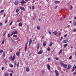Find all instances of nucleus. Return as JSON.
I'll list each match as a JSON object with an SVG mask.
<instances>
[{
  "label": "nucleus",
  "instance_id": "obj_1",
  "mask_svg": "<svg viewBox=\"0 0 76 76\" xmlns=\"http://www.w3.org/2000/svg\"><path fill=\"white\" fill-rule=\"evenodd\" d=\"M56 73V76H59V73H58V72L57 71V70H56L55 71Z\"/></svg>",
  "mask_w": 76,
  "mask_h": 76
},
{
  "label": "nucleus",
  "instance_id": "obj_2",
  "mask_svg": "<svg viewBox=\"0 0 76 76\" xmlns=\"http://www.w3.org/2000/svg\"><path fill=\"white\" fill-rule=\"evenodd\" d=\"M19 8H20L21 10H23V11H25L26 10H25V9L24 8V7H19Z\"/></svg>",
  "mask_w": 76,
  "mask_h": 76
},
{
  "label": "nucleus",
  "instance_id": "obj_3",
  "mask_svg": "<svg viewBox=\"0 0 76 76\" xmlns=\"http://www.w3.org/2000/svg\"><path fill=\"white\" fill-rule=\"evenodd\" d=\"M42 53H43V51L42 50H40L38 52V54H42Z\"/></svg>",
  "mask_w": 76,
  "mask_h": 76
},
{
  "label": "nucleus",
  "instance_id": "obj_4",
  "mask_svg": "<svg viewBox=\"0 0 76 76\" xmlns=\"http://www.w3.org/2000/svg\"><path fill=\"white\" fill-rule=\"evenodd\" d=\"M19 3V1L18 0H16L14 2V4L15 5H17Z\"/></svg>",
  "mask_w": 76,
  "mask_h": 76
},
{
  "label": "nucleus",
  "instance_id": "obj_5",
  "mask_svg": "<svg viewBox=\"0 0 76 76\" xmlns=\"http://www.w3.org/2000/svg\"><path fill=\"white\" fill-rule=\"evenodd\" d=\"M26 70L27 72H29V68L28 67H26Z\"/></svg>",
  "mask_w": 76,
  "mask_h": 76
},
{
  "label": "nucleus",
  "instance_id": "obj_6",
  "mask_svg": "<svg viewBox=\"0 0 76 76\" xmlns=\"http://www.w3.org/2000/svg\"><path fill=\"white\" fill-rule=\"evenodd\" d=\"M47 67H48V69L49 70H50V65L48 64H47Z\"/></svg>",
  "mask_w": 76,
  "mask_h": 76
},
{
  "label": "nucleus",
  "instance_id": "obj_7",
  "mask_svg": "<svg viewBox=\"0 0 76 76\" xmlns=\"http://www.w3.org/2000/svg\"><path fill=\"white\" fill-rule=\"evenodd\" d=\"M76 65H75V67L74 66H73V68L72 70V71L74 72V71H75V70H76Z\"/></svg>",
  "mask_w": 76,
  "mask_h": 76
},
{
  "label": "nucleus",
  "instance_id": "obj_8",
  "mask_svg": "<svg viewBox=\"0 0 76 76\" xmlns=\"http://www.w3.org/2000/svg\"><path fill=\"white\" fill-rule=\"evenodd\" d=\"M16 59V56H15V54H14V56H13L12 57V60H15Z\"/></svg>",
  "mask_w": 76,
  "mask_h": 76
},
{
  "label": "nucleus",
  "instance_id": "obj_9",
  "mask_svg": "<svg viewBox=\"0 0 76 76\" xmlns=\"http://www.w3.org/2000/svg\"><path fill=\"white\" fill-rule=\"evenodd\" d=\"M68 42V40L66 39L64 40L63 42V43H67Z\"/></svg>",
  "mask_w": 76,
  "mask_h": 76
},
{
  "label": "nucleus",
  "instance_id": "obj_10",
  "mask_svg": "<svg viewBox=\"0 0 76 76\" xmlns=\"http://www.w3.org/2000/svg\"><path fill=\"white\" fill-rule=\"evenodd\" d=\"M53 33L55 35H56L57 34V31H56L53 32Z\"/></svg>",
  "mask_w": 76,
  "mask_h": 76
},
{
  "label": "nucleus",
  "instance_id": "obj_11",
  "mask_svg": "<svg viewBox=\"0 0 76 76\" xmlns=\"http://www.w3.org/2000/svg\"><path fill=\"white\" fill-rule=\"evenodd\" d=\"M72 67V66H71V65H68V68H67V69L68 70H69V69H70V68H71Z\"/></svg>",
  "mask_w": 76,
  "mask_h": 76
},
{
  "label": "nucleus",
  "instance_id": "obj_12",
  "mask_svg": "<svg viewBox=\"0 0 76 76\" xmlns=\"http://www.w3.org/2000/svg\"><path fill=\"white\" fill-rule=\"evenodd\" d=\"M32 40L30 39L29 40V45H30L31 44H32Z\"/></svg>",
  "mask_w": 76,
  "mask_h": 76
},
{
  "label": "nucleus",
  "instance_id": "obj_13",
  "mask_svg": "<svg viewBox=\"0 0 76 76\" xmlns=\"http://www.w3.org/2000/svg\"><path fill=\"white\" fill-rule=\"evenodd\" d=\"M18 26L20 27L22 26V23L21 22H20L19 23V24H18Z\"/></svg>",
  "mask_w": 76,
  "mask_h": 76
},
{
  "label": "nucleus",
  "instance_id": "obj_14",
  "mask_svg": "<svg viewBox=\"0 0 76 76\" xmlns=\"http://www.w3.org/2000/svg\"><path fill=\"white\" fill-rule=\"evenodd\" d=\"M16 55L18 57H19V55H20V53L17 52L16 53Z\"/></svg>",
  "mask_w": 76,
  "mask_h": 76
},
{
  "label": "nucleus",
  "instance_id": "obj_15",
  "mask_svg": "<svg viewBox=\"0 0 76 76\" xmlns=\"http://www.w3.org/2000/svg\"><path fill=\"white\" fill-rule=\"evenodd\" d=\"M13 33L14 34H17L18 33V31L17 30H15Z\"/></svg>",
  "mask_w": 76,
  "mask_h": 76
},
{
  "label": "nucleus",
  "instance_id": "obj_16",
  "mask_svg": "<svg viewBox=\"0 0 76 76\" xmlns=\"http://www.w3.org/2000/svg\"><path fill=\"white\" fill-rule=\"evenodd\" d=\"M17 62L16 61H15L14 62V64L15 65L14 67H15V66H16V65H17Z\"/></svg>",
  "mask_w": 76,
  "mask_h": 76
},
{
  "label": "nucleus",
  "instance_id": "obj_17",
  "mask_svg": "<svg viewBox=\"0 0 76 76\" xmlns=\"http://www.w3.org/2000/svg\"><path fill=\"white\" fill-rule=\"evenodd\" d=\"M20 3H21V4H24V3H26V2H25V1H21Z\"/></svg>",
  "mask_w": 76,
  "mask_h": 76
},
{
  "label": "nucleus",
  "instance_id": "obj_18",
  "mask_svg": "<svg viewBox=\"0 0 76 76\" xmlns=\"http://www.w3.org/2000/svg\"><path fill=\"white\" fill-rule=\"evenodd\" d=\"M55 4H57V3H60V1H55Z\"/></svg>",
  "mask_w": 76,
  "mask_h": 76
},
{
  "label": "nucleus",
  "instance_id": "obj_19",
  "mask_svg": "<svg viewBox=\"0 0 76 76\" xmlns=\"http://www.w3.org/2000/svg\"><path fill=\"white\" fill-rule=\"evenodd\" d=\"M63 66H64V67L66 69L67 67V66L66 64H64Z\"/></svg>",
  "mask_w": 76,
  "mask_h": 76
},
{
  "label": "nucleus",
  "instance_id": "obj_20",
  "mask_svg": "<svg viewBox=\"0 0 76 76\" xmlns=\"http://www.w3.org/2000/svg\"><path fill=\"white\" fill-rule=\"evenodd\" d=\"M68 45V44L66 43V44H65L64 45V48H66V47Z\"/></svg>",
  "mask_w": 76,
  "mask_h": 76
},
{
  "label": "nucleus",
  "instance_id": "obj_21",
  "mask_svg": "<svg viewBox=\"0 0 76 76\" xmlns=\"http://www.w3.org/2000/svg\"><path fill=\"white\" fill-rule=\"evenodd\" d=\"M41 28V27L39 26H37V29H38V30H39V29H40V28Z\"/></svg>",
  "mask_w": 76,
  "mask_h": 76
},
{
  "label": "nucleus",
  "instance_id": "obj_22",
  "mask_svg": "<svg viewBox=\"0 0 76 76\" xmlns=\"http://www.w3.org/2000/svg\"><path fill=\"white\" fill-rule=\"evenodd\" d=\"M27 45H28V43H27L26 45L25 46V51H26V50H27Z\"/></svg>",
  "mask_w": 76,
  "mask_h": 76
},
{
  "label": "nucleus",
  "instance_id": "obj_23",
  "mask_svg": "<svg viewBox=\"0 0 76 76\" xmlns=\"http://www.w3.org/2000/svg\"><path fill=\"white\" fill-rule=\"evenodd\" d=\"M5 76H9V73L7 72L5 73Z\"/></svg>",
  "mask_w": 76,
  "mask_h": 76
},
{
  "label": "nucleus",
  "instance_id": "obj_24",
  "mask_svg": "<svg viewBox=\"0 0 76 76\" xmlns=\"http://www.w3.org/2000/svg\"><path fill=\"white\" fill-rule=\"evenodd\" d=\"M62 51H63V49H61L60 50L59 52V54H61V52H62Z\"/></svg>",
  "mask_w": 76,
  "mask_h": 76
},
{
  "label": "nucleus",
  "instance_id": "obj_25",
  "mask_svg": "<svg viewBox=\"0 0 76 76\" xmlns=\"http://www.w3.org/2000/svg\"><path fill=\"white\" fill-rule=\"evenodd\" d=\"M53 42H50L49 45V47H51V46H52V45H53Z\"/></svg>",
  "mask_w": 76,
  "mask_h": 76
},
{
  "label": "nucleus",
  "instance_id": "obj_26",
  "mask_svg": "<svg viewBox=\"0 0 76 76\" xmlns=\"http://www.w3.org/2000/svg\"><path fill=\"white\" fill-rule=\"evenodd\" d=\"M61 64L62 66L64 64V62H63V61L61 62Z\"/></svg>",
  "mask_w": 76,
  "mask_h": 76
},
{
  "label": "nucleus",
  "instance_id": "obj_27",
  "mask_svg": "<svg viewBox=\"0 0 76 76\" xmlns=\"http://www.w3.org/2000/svg\"><path fill=\"white\" fill-rule=\"evenodd\" d=\"M47 50L48 51V52L50 51H51V49H50V47H49L48 48Z\"/></svg>",
  "mask_w": 76,
  "mask_h": 76
},
{
  "label": "nucleus",
  "instance_id": "obj_28",
  "mask_svg": "<svg viewBox=\"0 0 76 76\" xmlns=\"http://www.w3.org/2000/svg\"><path fill=\"white\" fill-rule=\"evenodd\" d=\"M15 11H16V13H17V12H19V9L17 8V9H16Z\"/></svg>",
  "mask_w": 76,
  "mask_h": 76
},
{
  "label": "nucleus",
  "instance_id": "obj_29",
  "mask_svg": "<svg viewBox=\"0 0 76 76\" xmlns=\"http://www.w3.org/2000/svg\"><path fill=\"white\" fill-rule=\"evenodd\" d=\"M9 58L10 60H12V56H11L10 57V58Z\"/></svg>",
  "mask_w": 76,
  "mask_h": 76
},
{
  "label": "nucleus",
  "instance_id": "obj_30",
  "mask_svg": "<svg viewBox=\"0 0 76 76\" xmlns=\"http://www.w3.org/2000/svg\"><path fill=\"white\" fill-rule=\"evenodd\" d=\"M10 67H13V65L12 64H9Z\"/></svg>",
  "mask_w": 76,
  "mask_h": 76
},
{
  "label": "nucleus",
  "instance_id": "obj_31",
  "mask_svg": "<svg viewBox=\"0 0 76 76\" xmlns=\"http://www.w3.org/2000/svg\"><path fill=\"white\" fill-rule=\"evenodd\" d=\"M3 52V50L1 49L0 50V53H2Z\"/></svg>",
  "mask_w": 76,
  "mask_h": 76
},
{
  "label": "nucleus",
  "instance_id": "obj_32",
  "mask_svg": "<svg viewBox=\"0 0 76 76\" xmlns=\"http://www.w3.org/2000/svg\"><path fill=\"white\" fill-rule=\"evenodd\" d=\"M4 41H5L4 39H3L1 43L2 45L4 44Z\"/></svg>",
  "mask_w": 76,
  "mask_h": 76
},
{
  "label": "nucleus",
  "instance_id": "obj_33",
  "mask_svg": "<svg viewBox=\"0 0 76 76\" xmlns=\"http://www.w3.org/2000/svg\"><path fill=\"white\" fill-rule=\"evenodd\" d=\"M42 73L43 74L45 73V70H42Z\"/></svg>",
  "mask_w": 76,
  "mask_h": 76
},
{
  "label": "nucleus",
  "instance_id": "obj_34",
  "mask_svg": "<svg viewBox=\"0 0 76 76\" xmlns=\"http://www.w3.org/2000/svg\"><path fill=\"white\" fill-rule=\"evenodd\" d=\"M13 37H14L15 38H17L18 36H17V35H14L13 36Z\"/></svg>",
  "mask_w": 76,
  "mask_h": 76
},
{
  "label": "nucleus",
  "instance_id": "obj_35",
  "mask_svg": "<svg viewBox=\"0 0 76 76\" xmlns=\"http://www.w3.org/2000/svg\"><path fill=\"white\" fill-rule=\"evenodd\" d=\"M12 23H13V21H11V23L9 24L10 26H11V25H12Z\"/></svg>",
  "mask_w": 76,
  "mask_h": 76
},
{
  "label": "nucleus",
  "instance_id": "obj_36",
  "mask_svg": "<svg viewBox=\"0 0 76 76\" xmlns=\"http://www.w3.org/2000/svg\"><path fill=\"white\" fill-rule=\"evenodd\" d=\"M43 47H45V45H46V44L45 43H43Z\"/></svg>",
  "mask_w": 76,
  "mask_h": 76
},
{
  "label": "nucleus",
  "instance_id": "obj_37",
  "mask_svg": "<svg viewBox=\"0 0 76 76\" xmlns=\"http://www.w3.org/2000/svg\"><path fill=\"white\" fill-rule=\"evenodd\" d=\"M4 10H2L0 11L1 13H2V12H4Z\"/></svg>",
  "mask_w": 76,
  "mask_h": 76
},
{
  "label": "nucleus",
  "instance_id": "obj_38",
  "mask_svg": "<svg viewBox=\"0 0 76 76\" xmlns=\"http://www.w3.org/2000/svg\"><path fill=\"white\" fill-rule=\"evenodd\" d=\"M3 56L4 57H5V56H6V54L5 53H3Z\"/></svg>",
  "mask_w": 76,
  "mask_h": 76
},
{
  "label": "nucleus",
  "instance_id": "obj_39",
  "mask_svg": "<svg viewBox=\"0 0 76 76\" xmlns=\"http://www.w3.org/2000/svg\"><path fill=\"white\" fill-rule=\"evenodd\" d=\"M72 58V56H71L69 57V59H71Z\"/></svg>",
  "mask_w": 76,
  "mask_h": 76
},
{
  "label": "nucleus",
  "instance_id": "obj_40",
  "mask_svg": "<svg viewBox=\"0 0 76 76\" xmlns=\"http://www.w3.org/2000/svg\"><path fill=\"white\" fill-rule=\"evenodd\" d=\"M37 50H38L39 49V45H37Z\"/></svg>",
  "mask_w": 76,
  "mask_h": 76
},
{
  "label": "nucleus",
  "instance_id": "obj_41",
  "mask_svg": "<svg viewBox=\"0 0 76 76\" xmlns=\"http://www.w3.org/2000/svg\"><path fill=\"white\" fill-rule=\"evenodd\" d=\"M7 22H8V20L7 19L6 20L5 22V23H7Z\"/></svg>",
  "mask_w": 76,
  "mask_h": 76
},
{
  "label": "nucleus",
  "instance_id": "obj_42",
  "mask_svg": "<svg viewBox=\"0 0 76 76\" xmlns=\"http://www.w3.org/2000/svg\"><path fill=\"white\" fill-rule=\"evenodd\" d=\"M67 34H66L65 35H64V38H65V37H67Z\"/></svg>",
  "mask_w": 76,
  "mask_h": 76
},
{
  "label": "nucleus",
  "instance_id": "obj_43",
  "mask_svg": "<svg viewBox=\"0 0 76 76\" xmlns=\"http://www.w3.org/2000/svg\"><path fill=\"white\" fill-rule=\"evenodd\" d=\"M59 58H56V57L55 58V59H56V60H58V59Z\"/></svg>",
  "mask_w": 76,
  "mask_h": 76
},
{
  "label": "nucleus",
  "instance_id": "obj_44",
  "mask_svg": "<svg viewBox=\"0 0 76 76\" xmlns=\"http://www.w3.org/2000/svg\"><path fill=\"white\" fill-rule=\"evenodd\" d=\"M13 34H14V33L13 32H12V33L11 34V36H12V35H13Z\"/></svg>",
  "mask_w": 76,
  "mask_h": 76
},
{
  "label": "nucleus",
  "instance_id": "obj_45",
  "mask_svg": "<svg viewBox=\"0 0 76 76\" xmlns=\"http://www.w3.org/2000/svg\"><path fill=\"white\" fill-rule=\"evenodd\" d=\"M2 26V23H0V26Z\"/></svg>",
  "mask_w": 76,
  "mask_h": 76
},
{
  "label": "nucleus",
  "instance_id": "obj_46",
  "mask_svg": "<svg viewBox=\"0 0 76 76\" xmlns=\"http://www.w3.org/2000/svg\"><path fill=\"white\" fill-rule=\"evenodd\" d=\"M76 31V29H74V30L73 31V32H75Z\"/></svg>",
  "mask_w": 76,
  "mask_h": 76
},
{
  "label": "nucleus",
  "instance_id": "obj_47",
  "mask_svg": "<svg viewBox=\"0 0 76 76\" xmlns=\"http://www.w3.org/2000/svg\"><path fill=\"white\" fill-rule=\"evenodd\" d=\"M8 37H10V34H8Z\"/></svg>",
  "mask_w": 76,
  "mask_h": 76
},
{
  "label": "nucleus",
  "instance_id": "obj_48",
  "mask_svg": "<svg viewBox=\"0 0 76 76\" xmlns=\"http://www.w3.org/2000/svg\"><path fill=\"white\" fill-rule=\"evenodd\" d=\"M70 8H71V10H72V9H73V7L72 6H71Z\"/></svg>",
  "mask_w": 76,
  "mask_h": 76
},
{
  "label": "nucleus",
  "instance_id": "obj_49",
  "mask_svg": "<svg viewBox=\"0 0 76 76\" xmlns=\"http://www.w3.org/2000/svg\"><path fill=\"white\" fill-rule=\"evenodd\" d=\"M19 62H18V63L17 64V67H19Z\"/></svg>",
  "mask_w": 76,
  "mask_h": 76
},
{
  "label": "nucleus",
  "instance_id": "obj_50",
  "mask_svg": "<svg viewBox=\"0 0 76 76\" xmlns=\"http://www.w3.org/2000/svg\"><path fill=\"white\" fill-rule=\"evenodd\" d=\"M32 9H33V10L35 9V8H34V6H32Z\"/></svg>",
  "mask_w": 76,
  "mask_h": 76
},
{
  "label": "nucleus",
  "instance_id": "obj_51",
  "mask_svg": "<svg viewBox=\"0 0 76 76\" xmlns=\"http://www.w3.org/2000/svg\"><path fill=\"white\" fill-rule=\"evenodd\" d=\"M10 76H12V73H10Z\"/></svg>",
  "mask_w": 76,
  "mask_h": 76
},
{
  "label": "nucleus",
  "instance_id": "obj_52",
  "mask_svg": "<svg viewBox=\"0 0 76 76\" xmlns=\"http://www.w3.org/2000/svg\"><path fill=\"white\" fill-rule=\"evenodd\" d=\"M74 25H75V26H76V21L75 22V23H74Z\"/></svg>",
  "mask_w": 76,
  "mask_h": 76
},
{
  "label": "nucleus",
  "instance_id": "obj_53",
  "mask_svg": "<svg viewBox=\"0 0 76 76\" xmlns=\"http://www.w3.org/2000/svg\"><path fill=\"white\" fill-rule=\"evenodd\" d=\"M11 72H12V73H13V72H14V71H13V70H12L11 71Z\"/></svg>",
  "mask_w": 76,
  "mask_h": 76
},
{
  "label": "nucleus",
  "instance_id": "obj_54",
  "mask_svg": "<svg viewBox=\"0 0 76 76\" xmlns=\"http://www.w3.org/2000/svg\"><path fill=\"white\" fill-rule=\"evenodd\" d=\"M4 18L5 16H6V14L4 13Z\"/></svg>",
  "mask_w": 76,
  "mask_h": 76
},
{
  "label": "nucleus",
  "instance_id": "obj_55",
  "mask_svg": "<svg viewBox=\"0 0 76 76\" xmlns=\"http://www.w3.org/2000/svg\"><path fill=\"white\" fill-rule=\"evenodd\" d=\"M74 75H76V71L74 73Z\"/></svg>",
  "mask_w": 76,
  "mask_h": 76
},
{
  "label": "nucleus",
  "instance_id": "obj_56",
  "mask_svg": "<svg viewBox=\"0 0 76 76\" xmlns=\"http://www.w3.org/2000/svg\"><path fill=\"white\" fill-rule=\"evenodd\" d=\"M57 7L58 6H56L55 7V9H57Z\"/></svg>",
  "mask_w": 76,
  "mask_h": 76
},
{
  "label": "nucleus",
  "instance_id": "obj_57",
  "mask_svg": "<svg viewBox=\"0 0 76 76\" xmlns=\"http://www.w3.org/2000/svg\"><path fill=\"white\" fill-rule=\"evenodd\" d=\"M2 70H4V67H2Z\"/></svg>",
  "mask_w": 76,
  "mask_h": 76
},
{
  "label": "nucleus",
  "instance_id": "obj_58",
  "mask_svg": "<svg viewBox=\"0 0 76 76\" xmlns=\"http://www.w3.org/2000/svg\"><path fill=\"white\" fill-rule=\"evenodd\" d=\"M61 34V32L59 33V35H60Z\"/></svg>",
  "mask_w": 76,
  "mask_h": 76
},
{
  "label": "nucleus",
  "instance_id": "obj_59",
  "mask_svg": "<svg viewBox=\"0 0 76 76\" xmlns=\"http://www.w3.org/2000/svg\"><path fill=\"white\" fill-rule=\"evenodd\" d=\"M48 60H50V58H48Z\"/></svg>",
  "mask_w": 76,
  "mask_h": 76
},
{
  "label": "nucleus",
  "instance_id": "obj_60",
  "mask_svg": "<svg viewBox=\"0 0 76 76\" xmlns=\"http://www.w3.org/2000/svg\"><path fill=\"white\" fill-rule=\"evenodd\" d=\"M49 34H51V32L50 31H49Z\"/></svg>",
  "mask_w": 76,
  "mask_h": 76
},
{
  "label": "nucleus",
  "instance_id": "obj_61",
  "mask_svg": "<svg viewBox=\"0 0 76 76\" xmlns=\"http://www.w3.org/2000/svg\"><path fill=\"white\" fill-rule=\"evenodd\" d=\"M19 13H18L17 14H16L17 16H18V15H19Z\"/></svg>",
  "mask_w": 76,
  "mask_h": 76
},
{
  "label": "nucleus",
  "instance_id": "obj_62",
  "mask_svg": "<svg viewBox=\"0 0 76 76\" xmlns=\"http://www.w3.org/2000/svg\"><path fill=\"white\" fill-rule=\"evenodd\" d=\"M69 23H72V21H71Z\"/></svg>",
  "mask_w": 76,
  "mask_h": 76
},
{
  "label": "nucleus",
  "instance_id": "obj_63",
  "mask_svg": "<svg viewBox=\"0 0 76 76\" xmlns=\"http://www.w3.org/2000/svg\"><path fill=\"white\" fill-rule=\"evenodd\" d=\"M61 39H63V37H61Z\"/></svg>",
  "mask_w": 76,
  "mask_h": 76
},
{
  "label": "nucleus",
  "instance_id": "obj_64",
  "mask_svg": "<svg viewBox=\"0 0 76 76\" xmlns=\"http://www.w3.org/2000/svg\"><path fill=\"white\" fill-rule=\"evenodd\" d=\"M74 19H75L76 20V17H74Z\"/></svg>",
  "mask_w": 76,
  "mask_h": 76
}]
</instances>
